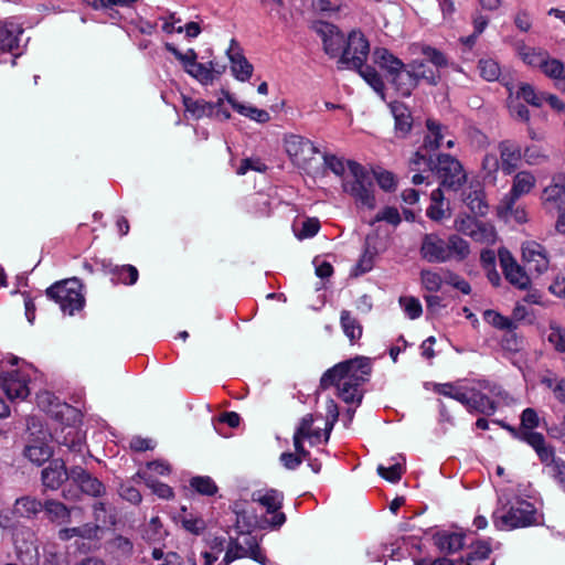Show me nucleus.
<instances>
[{
	"mask_svg": "<svg viewBox=\"0 0 565 565\" xmlns=\"http://www.w3.org/2000/svg\"><path fill=\"white\" fill-rule=\"evenodd\" d=\"M371 362L367 358H355L334 365L322 375L320 386L326 390L335 385L345 403H361L359 386L367 380Z\"/></svg>",
	"mask_w": 565,
	"mask_h": 565,
	"instance_id": "obj_1",
	"label": "nucleus"
},
{
	"mask_svg": "<svg viewBox=\"0 0 565 565\" xmlns=\"http://www.w3.org/2000/svg\"><path fill=\"white\" fill-rule=\"evenodd\" d=\"M324 164L337 175L343 177L342 188L356 204L367 209L375 207L374 184L370 173L358 162L337 156H324Z\"/></svg>",
	"mask_w": 565,
	"mask_h": 565,
	"instance_id": "obj_2",
	"label": "nucleus"
},
{
	"mask_svg": "<svg viewBox=\"0 0 565 565\" xmlns=\"http://www.w3.org/2000/svg\"><path fill=\"white\" fill-rule=\"evenodd\" d=\"M419 254L430 264L463 262L470 254V245L457 234H451L444 239L436 233H427L422 237Z\"/></svg>",
	"mask_w": 565,
	"mask_h": 565,
	"instance_id": "obj_3",
	"label": "nucleus"
},
{
	"mask_svg": "<svg viewBox=\"0 0 565 565\" xmlns=\"http://www.w3.org/2000/svg\"><path fill=\"white\" fill-rule=\"evenodd\" d=\"M49 298L60 305L64 313L74 315L81 310L85 303L82 292V285L78 279L72 278L52 285L46 289Z\"/></svg>",
	"mask_w": 565,
	"mask_h": 565,
	"instance_id": "obj_4",
	"label": "nucleus"
},
{
	"mask_svg": "<svg viewBox=\"0 0 565 565\" xmlns=\"http://www.w3.org/2000/svg\"><path fill=\"white\" fill-rule=\"evenodd\" d=\"M245 557L266 565L267 558L263 554L256 536L250 533H241L236 537L230 539L225 555L220 565H230L234 561Z\"/></svg>",
	"mask_w": 565,
	"mask_h": 565,
	"instance_id": "obj_5",
	"label": "nucleus"
},
{
	"mask_svg": "<svg viewBox=\"0 0 565 565\" xmlns=\"http://www.w3.org/2000/svg\"><path fill=\"white\" fill-rule=\"evenodd\" d=\"M370 54V43L363 32L352 30L345 40L340 58L338 60L339 68L351 70L353 67H362Z\"/></svg>",
	"mask_w": 565,
	"mask_h": 565,
	"instance_id": "obj_6",
	"label": "nucleus"
},
{
	"mask_svg": "<svg viewBox=\"0 0 565 565\" xmlns=\"http://www.w3.org/2000/svg\"><path fill=\"white\" fill-rule=\"evenodd\" d=\"M434 170L441 180V185L454 191H458L467 181V173L462 164L450 154H438Z\"/></svg>",
	"mask_w": 565,
	"mask_h": 565,
	"instance_id": "obj_7",
	"label": "nucleus"
},
{
	"mask_svg": "<svg viewBox=\"0 0 565 565\" xmlns=\"http://www.w3.org/2000/svg\"><path fill=\"white\" fill-rule=\"evenodd\" d=\"M536 510L527 501H519L512 505L505 513L494 514V524L500 530H513L535 524Z\"/></svg>",
	"mask_w": 565,
	"mask_h": 565,
	"instance_id": "obj_8",
	"label": "nucleus"
},
{
	"mask_svg": "<svg viewBox=\"0 0 565 565\" xmlns=\"http://www.w3.org/2000/svg\"><path fill=\"white\" fill-rule=\"evenodd\" d=\"M252 501L258 503L266 510L268 514H273L270 519H265L271 529H279L286 522V515L280 512L284 502V494L276 489H259L252 493Z\"/></svg>",
	"mask_w": 565,
	"mask_h": 565,
	"instance_id": "obj_9",
	"label": "nucleus"
},
{
	"mask_svg": "<svg viewBox=\"0 0 565 565\" xmlns=\"http://www.w3.org/2000/svg\"><path fill=\"white\" fill-rule=\"evenodd\" d=\"M285 150L292 163L305 170L310 167L311 161L319 152L312 141L298 135L285 138Z\"/></svg>",
	"mask_w": 565,
	"mask_h": 565,
	"instance_id": "obj_10",
	"label": "nucleus"
},
{
	"mask_svg": "<svg viewBox=\"0 0 565 565\" xmlns=\"http://www.w3.org/2000/svg\"><path fill=\"white\" fill-rule=\"evenodd\" d=\"M536 179L529 171L518 172L512 182V188L508 194L503 196L500 203V209L510 214L513 211L515 202L522 196L531 192L535 186Z\"/></svg>",
	"mask_w": 565,
	"mask_h": 565,
	"instance_id": "obj_11",
	"label": "nucleus"
},
{
	"mask_svg": "<svg viewBox=\"0 0 565 565\" xmlns=\"http://www.w3.org/2000/svg\"><path fill=\"white\" fill-rule=\"evenodd\" d=\"M446 140V147L451 149L455 147V139L452 138L448 127L434 118L426 120V135L424 137L422 149L426 152L438 150Z\"/></svg>",
	"mask_w": 565,
	"mask_h": 565,
	"instance_id": "obj_12",
	"label": "nucleus"
},
{
	"mask_svg": "<svg viewBox=\"0 0 565 565\" xmlns=\"http://www.w3.org/2000/svg\"><path fill=\"white\" fill-rule=\"evenodd\" d=\"M499 259L507 280L521 290L531 285L529 274L516 263L511 253L507 249L499 250Z\"/></svg>",
	"mask_w": 565,
	"mask_h": 565,
	"instance_id": "obj_13",
	"label": "nucleus"
},
{
	"mask_svg": "<svg viewBox=\"0 0 565 565\" xmlns=\"http://www.w3.org/2000/svg\"><path fill=\"white\" fill-rule=\"evenodd\" d=\"M29 376L22 371H12L0 377V385L10 399H24L30 394Z\"/></svg>",
	"mask_w": 565,
	"mask_h": 565,
	"instance_id": "obj_14",
	"label": "nucleus"
},
{
	"mask_svg": "<svg viewBox=\"0 0 565 565\" xmlns=\"http://www.w3.org/2000/svg\"><path fill=\"white\" fill-rule=\"evenodd\" d=\"M522 258L532 274L541 275L548 268V258L542 245L536 242H526L522 246Z\"/></svg>",
	"mask_w": 565,
	"mask_h": 565,
	"instance_id": "obj_15",
	"label": "nucleus"
},
{
	"mask_svg": "<svg viewBox=\"0 0 565 565\" xmlns=\"http://www.w3.org/2000/svg\"><path fill=\"white\" fill-rule=\"evenodd\" d=\"M322 36L324 52L331 57L341 56L347 36L333 24L323 23L319 29Z\"/></svg>",
	"mask_w": 565,
	"mask_h": 565,
	"instance_id": "obj_16",
	"label": "nucleus"
},
{
	"mask_svg": "<svg viewBox=\"0 0 565 565\" xmlns=\"http://www.w3.org/2000/svg\"><path fill=\"white\" fill-rule=\"evenodd\" d=\"M70 479L81 488L82 492L88 495L100 497L106 491L105 486L82 467L72 468L70 470Z\"/></svg>",
	"mask_w": 565,
	"mask_h": 565,
	"instance_id": "obj_17",
	"label": "nucleus"
},
{
	"mask_svg": "<svg viewBox=\"0 0 565 565\" xmlns=\"http://www.w3.org/2000/svg\"><path fill=\"white\" fill-rule=\"evenodd\" d=\"M498 149L502 171L507 175L513 173L523 158L521 148L510 140H503L499 143Z\"/></svg>",
	"mask_w": 565,
	"mask_h": 565,
	"instance_id": "obj_18",
	"label": "nucleus"
},
{
	"mask_svg": "<svg viewBox=\"0 0 565 565\" xmlns=\"http://www.w3.org/2000/svg\"><path fill=\"white\" fill-rule=\"evenodd\" d=\"M41 477L44 488L56 490L65 480L70 479V472H67L63 461L53 460L42 470Z\"/></svg>",
	"mask_w": 565,
	"mask_h": 565,
	"instance_id": "obj_19",
	"label": "nucleus"
},
{
	"mask_svg": "<svg viewBox=\"0 0 565 565\" xmlns=\"http://www.w3.org/2000/svg\"><path fill=\"white\" fill-rule=\"evenodd\" d=\"M565 194V178L555 177L552 183L542 192V203L546 211L561 209V201Z\"/></svg>",
	"mask_w": 565,
	"mask_h": 565,
	"instance_id": "obj_20",
	"label": "nucleus"
},
{
	"mask_svg": "<svg viewBox=\"0 0 565 565\" xmlns=\"http://www.w3.org/2000/svg\"><path fill=\"white\" fill-rule=\"evenodd\" d=\"M526 444H529L539 456L540 460L550 470L554 465V461H561V458L555 457L554 448L545 443V438L541 433L532 431L526 437Z\"/></svg>",
	"mask_w": 565,
	"mask_h": 565,
	"instance_id": "obj_21",
	"label": "nucleus"
},
{
	"mask_svg": "<svg viewBox=\"0 0 565 565\" xmlns=\"http://www.w3.org/2000/svg\"><path fill=\"white\" fill-rule=\"evenodd\" d=\"M462 200L472 213L479 215L487 213L488 205L484 200V191L479 183L475 185L470 184L468 189L462 192Z\"/></svg>",
	"mask_w": 565,
	"mask_h": 565,
	"instance_id": "obj_22",
	"label": "nucleus"
},
{
	"mask_svg": "<svg viewBox=\"0 0 565 565\" xmlns=\"http://www.w3.org/2000/svg\"><path fill=\"white\" fill-rule=\"evenodd\" d=\"M32 539L33 533L29 529L19 530L13 535L15 548L22 562H25L26 558L32 561L38 554V548Z\"/></svg>",
	"mask_w": 565,
	"mask_h": 565,
	"instance_id": "obj_23",
	"label": "nucleus"
},
{
	"mask_svg": "<svg viewBox=\"0 0 565 565\" xmlns=\"http://www.w3.org/2000/svg\"><path fill=\"white\" fill-rule=\"evenodd\" d=\"M23 33L22 28L14 22L0 24V54L11 52L18 47L19 36Z\"/></svg>",
	"mask_w": 565,
	"mask_h": 565,
	"instance_id": "obj_24",
	"label": "nucleus"
},
{
	"mask_svg": "<svg viewBox=\"0 0 565 565\" xmlns=\"http://www.w3.org/2000/svg\"><path fill=\"white\" fill-rule=\"evenodd\" d=\"M42 510L49 521L57 524L68 523L73 511L72 508H67L57 500H46L42 505Z\"/></svg>",
	"mask_w": 565,
	"mask_h": 565,
	"instance_id": "obj_25",
	"label": "nucleus"
},
{
	"mask_svg": "<svg viewBox=\"0 0 565 565\" xmlns=\"http://www.w3.org/2000/svg\"><path fill=\"white\" fill-rule=\"evenodd\" d=\"M391 82L401 96L408 97L416 88L417 83L412 74V68H399L391 76Z\"/></svg>",
	"mask_w": 565,
	"mask_h": 565,
	"instance_id": "obj_26",
	"label": "nucleus"
},
{
	"mask_svg": "<svg viewBox=\"0 0 565 565\" xmlns=\"http://www.w3.org/2000/svg\"><path fill=\"white\" fill-rule=\"evenodd\" d=\"M46 437L47 434H43L42 439L33 440L25 447L24 454L30 461L42 465L51 458L52 449L45 441Z\"/></svg>",
	"mask_w": 565,
	"mask_h": 565,
	"instance_id": "obj_27",
	"label": "nucleus"
},
{
	"mask_svg": "<svg viewBox=\"0 0 565 565\" xmlns=\"http://www.w3.org/2000/svg\"><path fill=\"white\" fill-rule=\"evenodd\" d=\"M373 58L374 63L386 71L390 77L399 68L404 67V63L385 47L375 49Z\"/></svg>",
	"mask_w": 565,
	"mask_h": 565,
	"instance_id": "obj_28",
	"label": "nucleus"
},
{
	"mask_svg": "<svg viewBox=\"0 0 565 565\" xmlns=\"http://www.w3.org/2000/svg\"><path fill=\"white\" fill-rule=\"evenodd\" d=\"M467 409L469 412L492 415L497 409V405L486 394L477 391L476 388H470L469 404H467Z\"/></svg>",
	"mask_w": 565,
	"mask_h": 565,
	"instance_id": "obj_29",
	"label": "nucleus"
},
{
	"mask_svg": "<svg viewBox=\"0 0 565 565\" xmlns=\"http://www.w3.org/2000/svg\"><path fill=\"white\" fill-rule=\"evenodd\" d=\"M390 107L395 119L396 131L403 137L406 136L411 131L413 125L411 111L403 103L398 102L392 103Z\"/></svg>",
	"mask_w": 565,
	"mask_h": 565,
	"instance_id": "obj_30",
	"label": "nucleus"
},
{
	"mask_svg": "<svg viewBox=\"0 0 565 565\" xmlns=\"http://www.w3.org/2000/svg\"><path fill=\"white\" fill-rule=\"evenodd\" d=\"M43 503L33 497H21L15 500L11 513L17 518H31L42 510Z\"/></svg>",
	"mask_w": 565,
	"mask_h": 565,
	"instance_id": "obj_31",
	"label": "nucleus"
},
{
	"mask_svg": "<svg viewBox=\"0 0 565 565\" xmlns=\"http://www.w3.org/2000/svg\"><path fill=\"white\" fill-rule=\"evenodd\" d=\"M518 54L529 66L541 68L544 60L547 58L548 52L520 43L518 44Z\"/></svg>",
	"mask_w": 565,
	"mask_h": 565,
	"instance_id": "obj_32",
	"label": "nucleus"
},
{
	"mask_svg": "<svg viewBox=\"0 0 565 565\" xmlns=\"http://www.w3.org/2000/svg\"><path fill=\"white\" fill-rule=\"evenodd\" d=\"M179 521L185 531L194 535H201L206 530V522L200 515L186 512L185 508H182Z\"/></svg>",
	"mask_w": 565,
	"mask_h": 565,
	"instance_id": "obj_33",
	"label": "nucleus"
},
{
	"mask_svg": "<svg viewBox=\"0 0 565 565\" xmlns=\"http://www.w3.org/2000/svg\"><path fill=\"white\" fill-rule=\"evenodd\" d=\"M340 323L344 334L349 338L351 342H355L362 337V326L354 318L350 311L342 310L340 316Z\"/></svg>",
	"mask_w": 565,
	"mask_h": 565,
	"instance_id": "obj_34",
	"label": "nucleus"
},
{
	"mask_svg": "<svg viewBox=\"0 0 565 565\" xmlns=\"http://www.w3.org/2000/svg\"><path fill=\"white\" fill-rule=\"evenodd\" d=\"M435 392L441 394L444 396L454 398L461 403L466 408L467 404H469V394L470 388L468 387H459L451 383L437 384L435 386Z\"/></svg>",
	"mask_w": 565,
	"mask_h": 565,
	"instance_id": "obj_35",
	"label": "nucleus"
},
{
	"mask_svg": "<svg viewBox=\"0 0 565 565\" xmlns=\"http://www.w3.org/2000/svg\"><path fill=\"white\" fill-rule=\"evenodd\" d=\"M228 54L232 63L231 70L234 76L242 82L249 79L253 73V65L239 53H231L230 50Z\"/></svg>",
	"mask_w": 565,
	"mask_h": 565,
	"instance_id": "obj_36",
	"label": "nucleus"
},
{
	"mask_svg": "<svg viewBox=\"0 0 565 565\" xmlns=\"http://www.w3.org/2000/svg\"><path fill=\"white\" fill-rule=\"evenodd\" d=\"M188 74L194 77L196 81H199L203 85H209L213 83L215 77L221 74V71H216L212 63H210V66L196 62L195 64H190V70L188 71Z\"/></svg>",
	"mask_w": 565,
	"mask_h": 565,
	"instance_id": "obj_37",
	"label": "nucleus"
},
{
	"mask_svg": "<svg viewBox=\"0 0 565 565\" xmlns=\"http://www.w3.org/2000/svg\"><path fill=\"white\" fill-rule=\"evenodd\" d=\"M408 67L412 68V74H414L417 84L419 79H424L429 85H437L440 79L439 73L429 68L424 61L415 60Z\"/></svg>",
	"mask_w": 565,
	"mask_h": 565,
	"instance_id": "obj_38",
	"label": "nucleus"
},
{
	"mask_svg": "<svg viewBox=\"0 0 565 565\" xmlns=\"http://www.w3.org/2000/svg\"><path fill=\"white\" fill-rule=\"evenodd\" d=\"M227 100L232 105V107L241 115L246 116L257 122L265 124L270 119L269 113L264 109H258L253 106L243 105L234 100L231 96L227 97Z\"/></svg>",
	"mask_w": 565,
	"mask_h": 565,
	"instance_id": "obj_39",
	"label": "nucleus"
},
{
	"mask_svg": "<svg viewBox=\"0 0 565 565\" xmlns=\"http://www.w3.org/2000/svg\"><path fill=\"white\" fill-rule=\"evenodd\" d=\"M540 70L544 75L553 79L555 86L565 76L564 63L561 60L551 57L550 54L547 55V58L544 60Z\"/></svg>",
	"mask_w": 565,
	"mask_h": 565,
	"instance_id": "obj_40",
	"label": "nucleus"
},
{
	"mask_svg": "<svg viewBox=\"0 0 565 565\" xmlns=\"http://www.w3.org/2000/svg\"><path fill=\"white\" fill-rule=\"evenodd\" d=\"M436 543L440 551L455 553L462 548L463 536L458 533L441 534L436 537Z\"/></svg>",
	"mask_w": 565,
	"mask_h": 565,
	"instance_id": "obj_41",
	"label": "nucleus"
},
{
	"mask_svg": "<svg viewBox=\"0 0 565 565\" xmlns=\"http://www.w3.org/2000/svg\"><path fill=\"white\" fill-rule=\"evenodd\" d=\"M360 76L382 97H384V83L379 73L371 66L353 67Z\"/></svg>",
	"mask_w": 565,
	"mask_h": 565,
	"instance_id": "obj_42",
	"label": "nucleus"
},
{
	"mask_svg": "<svg viewBox=\"0 0 565 565\" xmlns=\"http://www.w3.org/2000/svg\"><path fill=\"white\" fill-rule=\"evenodd\" d=\"M501 168L500 160L494 153H487L482 160L483 180L488 183L494 184L497 181V173Z\"/></svg>",
	"mask_w": 565,
	"mask_h": 565,
	"instance_id": "obj_43",
	"label": "nucleus"
},
{
	"mask_svg": "<svg viewBox=\"0 0 565 565\" xmlns=\"http://www.w3.org/2000/svg\"><path fill=\"white\" fill-rule=\"evenodd\" d=\"M420 284L429 292H437L441 289L444 279L441 275L433 269H423L419 274Z\"/></svg>",
	"mask_w": 565,
	"mask_h": 565,
	"instance_id": "obj_44",
	"label": "nucleus"
},
{
	"mask_svg": "<svg viewBox=\"0 0 565 565\" xmlns=\"http://www.w3.org/2000/svg\"><path fill=\"white\" fill-rule=\"evenodd\" d=\"M166 536V531L162 527V523L158 516L150 519L149 523L143 530L142 537L149 543H158Z\"/></svg>",
	"mask_w": 565,
	"mask_h": 565,
	"instance_id": "obj_45",
	"label": "nucleus"
},
{
	"mask_svg": "<svg viewBox=\"0 0 565 565\" xmlns=\"http://www.w3.org/2000/svg\"><path fill=\"white\" fill-rule=\"evenodd\" d=\"M376 254L377 249L371 246V238L366 237L364 253L355 267L356 275L365 274L372 269Z\"/></svg>",
	"mask_w": 565,
	"mask_h": 565,
	"instance_id": "obj_46",
	"label": "nucleus"
},
{
	"mask_svg": "<svg viewBox=\"0 0 565 565\" xmlns=\"http://www.w3.org/2000/svg\"><path fill=\"white\" fill-rule=\"evenodd\" d=\"M399 459L402 461H396V462L390 465L388 467L379 465V467H377L379 475L390 482L399 481L405 471L404 458L402 456H399Z\"/></svg>",
	"mask_w": 565,
	"mask_h": 565,
	"instance_id": "obj_47",
	"label": "nucleus"
},
{
	"mask_svg": "<svg viewBox=\"0 0 565 565\" xmlns=\"http://www.w3.org/2000/svg\"><path fill=\"white\" fill-rule=\"evenodd\" d=\"M109 546L111 548V552L118 558H129L134 553L132 542L129 539L121 535L114 537L109 542Z\"/></svg>",
	"mask_w": 565,
	"mask_h": 565,
	"instance_id": "obj_48",
	"label": "nucleus"
},
{
	"mask_svg": "<svg viewBox=\"0 0 565 565\" xmlns=\"http://www.w3.org/2000/svg\"><path fill=\"white\" fill-rule=\"evenodd\" d=\"M483 319L487 323L499 330H513L515 329V323L508 317L502 316L501 313L494 310H486L483 312Z\"/></svg>",
	"mask_w": 565,
	"mask_h": 565,
	"instance_id": "obj_49",
	"label": "nucleus"
},
{
	"mask_svg": "<svg viewBox=\"0 0 565 565\" xmlns=\"http://www.w3.org/2000/svg\"><path fill=\"white\" fill-rule=\"evenodd\" d=\"M478 68L482 78L488 82L499 79L501 68L497 61L492 58H481L478 63Z\"/></svg>",
	"mask_w": 565,
	"mask_h": 565,
	"instance_id": "obj_50",
	"label": "nucleus"
},
{
	"mask_svg": "<svg viewBox=\"0 0 565 565\" xmlns=\"http://www.w3.org/2000/svg\"><path fill=\"white\" fill-rule=\"evenodd\" d=\"M491 548L487 543H478L473 550L467 555V559L458 561L459 565H477L478 562L487 559L490 555Z\"/></svg>",
	"mask_w": 565,
	"mask_h": 565,
	"instance_id": "obj_51",
	"label": "nucleus"
},
{
	"mask_svg": "<svg viewBox=\"0 0 565 565\" xmlns=\"http://www.w3.org/2000/svg\"><path fill=\"white\" fill-rule=\"evenodd\" d=\"M111 273L118 281L126 285L136 284L139 277L138 269L132 265L116 266Z\"/></svg>",
	"mask_w": 565,
	"mask_h": 565,
	"instance_id": "obj_52",
	"label": "nucleus"
},
{
	"mask_svg": "<svg viewBox=\"0 0 565 565\" xmlns=\"http://www.w3.org/2000/svg\"><path fill=\"white\" fill-rule=\"evenodd\" d=\"M95 523L99 524L100 527L106 525H114L116 523V516L110 509L103 502L95 503L93 507Z\"/></svg>",
	"mask_w": 565,
	"mask_h": 565,
	"instance_id": "obj_53",
	"label": "nucleus"
},
{
	"mask_svg": "<svg viewBox=\"0 0 565 565\" xmlns=\"http://www.w3.org/2000/svg\"><path fill=\"white\" fill-rule=\"evenodd\" d=\"M190 486L200 494L213 495L217 491L215 482L210 477H193Z\"/></svg>",
	"mask_w": 565,
	"mask_h": 565,
	"instance_id": "obj_54",
	"label": "nucleus"
},
{
	"mask_svg": "<svg viewBox=\"0 0 565 565\" xmlns=\"http://www.w3.org/2000/svg\"><path fill=\"white\" fill-rule=\"evenodd\" d=\"M183 105L185 110L190 113L194 118H201L204 115H207L212 109L210 104L203 100L192 99L186 96H183Z\"/></svg>",
	"mask_w": 565,
	"mask_h": 565,
	"instance_id": "obj_55",
	"label": "nucleus"
},
{
	"mask_svg": "<svg viewBox=\"0 0 565 565\" xmlns=\"http://www.w3.org/2000/svg\"><path fill=\"white\" fill-rule=\"evenodd\" d=\"M423 151L424 150L420 148V150H417L416 152H414V154L409 159L408 164H409L411 170L416 171V170L424 169V170L433 171V168H434V164L436 161H434L430 156H428L427 153H424Z\"/></svg>",
	"mask_w": 565,
	"mask_h": 565,
	"instance_id": "obj_56",
	"label": "nucleus"
},
{
	"mask_svg": "<svg viewBox=\"0 0 565 565\" xmlns=\"http://www.w3.org/2000/svg\"><path fill=\"white\" fill-rule=\"evenodd\" d=\"M525 162L530 166L542 164L547 161L548 156L543 148L532 145L524 149L522 152Z\"/></svg>",
	"mask_w": 565,
	"mask_h": 565,
	"instance_id": "obj_57",
	"label": "nucleus"
},
{
	"mask_svg": "<svg viewBox=\"0 0 565 565\" xmlns=\"http://www.w3.org/2000/svg\"><path fill=\"white\" fill-rule=\"evenodd\" d=\"M151 556L160 562L158 565H183V558L177 552L170 551L164 553L161 548L154 547Z\"/></svg>",
	"mask_w": 565,
	"mask_h": 565,
	"instance_id": "obj_58",
	"label": "nucleus"
},
{
	"mask_svg": "<svg viewBox=\"0 0 565 565\" xmlns=\"http://www.w3.org/2000/svg\"><path fill=\"white\" fill-rule=\"evenodd\" d=\"M420 52L436 68L448 66V60L441 51L429 45H424Z\"/></svg>",
	"mask_w": 565,
	"mask_h": 565,
	"instance_id": "obj_59",
	"label": "nucleus"
},
{
	"mask_svg": "<svg viewBox=\"0 0 565 565\" xmlns=\"http://www.w3.org/2000/svg\"><path fill=\"white\" fill-rule=\"evenodd\" d=\"M547 340L555 350L559 353H565V329L557 326L551 324L547 334Z\"/></svg>",
	"mask_w": 565,
	"mask_h": 565,
	"instance_id": "obj_60",
	"label": "nucleus"
},
{
	"mask_svg": "<svg viewBox=\"0 0 565 565\" xmlns=\"http://www.w3.org/2000/svg\"><path fill=\"white\" fill-rule=\"evenodd\" d=\"M516 97L524 99L526 103L533 106H541L543 96L535 93L534 87L530 84L522 83L516 92Z\"/></svg>",
	"mask_w": 565,
	"mask_h": 565,
	"instance_id": "obj_61",
	"label": "nucleus"
},
{
	"mask_svg": "<svg viewBox=\"0 0 565 565\" xmlns=\"http://www.w3.org/2000/svg\"><path fill=\"white\" fill-rule=\"evenodd\" d=\"M382 221L393 226H397L401 223L402 218L396 207L386 206L374 216V220L371 222V225Z\"/></svg>",
	"mask_w": 565,
	"mask_h": 565,
	"instance_id": "obj_62",
	"label": "nucleus"
},
{
	"mask_svg": "<svg viewBox=\"0 0 565 565\" xmlns=\"http://www.w3.org/2000/svg\"><path fill=\"white\" fill-rule=\"evenodd\" d=\"M399 305L403 307L405 313L411 319L419 318L423 312L422 305L415 297H401Z\"/></svg>",
	"mask_w": 565,
	"mask_h": 565,
	"instance_id": "obj_63",
	"label": "nucleus"
},
{
	"mask_svg": "<svg viewBox=\"0 0 565 565\" xmlns=\"http://www.w3.org/2000/svg\"><path fill=\"white\" fill-rule=\"evenodd\" d=\"M540 425V417L534 408H525L521 414V430L534 431L533 429Z\"/></svg>",
	"mask_w": 565,
	"mask_h": 565,
	"instance_id": "obj_64",
	"label": "nucleus"
}]
</instances>
